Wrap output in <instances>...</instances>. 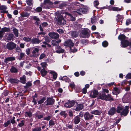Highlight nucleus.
Masks as SVG:
<instances>
[{
	"label": "nucleus",
	"instance_id": "0e129e2a",
	"mask_svg": "<svg viewBox=\"0 0 131 131\" xmlns=\"http://www.w3.org/2000/svg\"><path fill=\"white\" fill-rule=\"evenodd\" d=\"M49 124L50 126H53L54 125V123L53 121L51 120L49 122Z\"/></svg>",
	"mask_w": 131,
	"mask_h": 131
},
{
	"label": "nucleus",
	"instance_id": "2f4dec72",
	"mask_svg": "<svg viewBox=\"0 0 131 131\" xmlns=\"http://www.w3.org/2000/svg\"><path fill=\"white\" fill-rule=\"evenodd\" d=\"M88 10L87 9L81 7L79 11L82 12L83 14H86Z\"/></svg>",
	"mask_w": 131,
	"mask_h": 131
},
{
	"label": "nucleus",
	"instance_id": "4be33fe9",
	"mask_svg": "<svg viewBox=\"0 0 131 131\" xmlns=\"http://www.w3.org/2000/svg\"><path fill=\"white\" fill-rule=\"evenodd\" d=\"M10 71L12 73H17L18 72V70L17 68L13 66H12L10 69Z\"/></svg>",
	"mask_w": 131,
	"mask_h": 131
},
{
	"label": "nucleus",
	"instance_id": "cd10ccee",
	"mask_svg": "<svg viewBox=\"0 0 131 131\" xmlns=\"http://www.w3.org/2000/svg\"><path fill=\"white\" fill-rule=\"evenodd\" d=\"M1 30L3 33L6 32H9L10 30L9 28H7L6 27L2 28Z\"/></svg>",
	"mask_w": 131,
	"mask_h": 131
},
{
	"label": "nucleus",
	"instance_id": "e433bc0d",
	"mask_svg": "<svg viewBox=\"0 0 131 131\" xmlns=\"http://www.w3.org/2000/svg\"><path fill=\"white\" fill-rule=\"evenodd\" d=\"M102 45L103 47H106L108 46V43L107 41L105 40L102 42Z\"/></svg>",
	"mask_w": 131,
	"mask_h": 131
},
{
	"label": "nucleus",
	"instance_id": "2eb2a0df",
	"mask_svg": "<svg viewBox=\"0 0 131 131\" xmlns=\"http://www.w3.org/2000/svg\"><path fill=\"white\" fill-rule=\"evenodd\" d=\"M47 103L46 105H52L54 103V99L50 98H48L47 99Z\"/></svg>",
	"mask_w": 131,
	"mask_h": 131
},
{
	"label": "nucleus",
	"instance_id": "9d476101",
	"mask_svg": "<svg viewBox=\"0 0 131 131\" xmlns=\"http://www.w3.org/2000/svg\"><path fill=\"white\" fill-rule=\"evenodd\" d=\"M82 5L81 4H80V5H78L74 4L72 6L71 9H72L79 11Z\"/></svg>",
	"mask_w": 131,
	"mask_h": 131
},
{
	"label": "nucleus",
	"instance_id": "de8ad7c7",
	"mask_svg": "<svg viewBox=\"0 0 131 131\" xmlns=\"http://www.w3.org/2000/svg\"><path fill=\"white\" fill-rule=\"evenodd\" d=\"M45 100L46 98L45 97H43L40 100L38 101V103L39 104H41V103H42Z\"/></svg>",
	"mask_w": 131,
	"mask_h": 131
},
{
	"label": "nucleus",
	"instance_id": "c9c22d12",
	"mask_svg": "<svg viewBox=\"0 0 131 131\" xmlns=\"http://www.w3.org/2000/svg\"><path fill=\"white\" fill-rule=\"evenodd\" d=\"M91 113L93 114L99 115L101 114V112L100 111H99L97 110H96L92 111Z\"/></svg>",
	"mask_w": 131,
	"mask_h": 131
},
{
	"label": "nucleus",
	"instance_id": "4d7b16f0",
	"mask_svg": "<svg viewBox=\"0 0 131 131\" xmlns=\"http://www.w3.org/2000/svg\"><path fill=\"white\" fill-rule=\"evenodd\" d=\"M26 115H27L28 117H30L32 115V113L31 112H26Z\"/></svg>",
	"mask_w": 131,
	"mask_h": 131
},
{
	"label": "nucleus",
	"instance_id": "c756f323",
	"mask_svg": "<svg viewBox=\"0 0 131 131\" xmlns=\"http://www.w3.org/2000/svg\"><path fill=\"white\" fill-rule=\"evenodd\" d=\"M20 15L21 16L23 17H28L29 15V14L27 12H24L20 14Z\"/></svg>",
	"mask_w": 131,
	"mask_h": 131
},
{
	"label": "nucleus",
	"instance_id": "f8f14e48",
	"mask_svg": "<svg viewBox=\"0 0 131 131\" xmlns=\"http://www.w3.org/2000/svg\"><path fill=\"white\" fill-rule=\"evenodd\" d=\"M98 94V91L96 90H94L91 92L90 96L92 97L95 98Z\"/></svg>",
	"mask_w": 131,
	"mask_h": 131
},
{
	"label": "nucleus",
	"instance_id": "603ef678",
	"mask_svg": "<svg viewBox=\"0 0 131 131\" xmlns=\"http://www.w3.org/2000/svg\"><path fill=\"white\" fill-rule=\"evenodd\" d=\"M46 55L44 53H42L41 54L39 57L40 59H42L46 57Z\"/></svg>",
	"mask_w": 131,
	"mask_h": 131
},
{
	"label": "nucleus",
	"instance_id": "680f3d73",
	"mask_svg": "<svg viewBox=\"0 0 131 131\" xmlns=\"http://www.w3.org/2000/svg\"><path fill=\"white\" fill-rule=\"evenodd\" d=\"M70 20L71 21H75V17H73L72 14L69 17Z\"/></svg>",
	"mask_w": 131,
	"mask_h": 131
},
{
	"label": "nucleus",
	"instance_id": "4468645a",
	"mask_svg": "<svg viewBox=\"0 0 131 131\" xmlns=\"http://www.w3.org/2000/svg\"><path fill=\"white\" fill-rule=\"evenodd\" d=\"M39 51V49L37 48H35L33 50L32 52V53L33 54L32 55V57H35L38 56L39 54H36V53H37Z\"/></svg>",
	"mask_w": 131,
	"mask_h": 131
},
{
	"label": "nucleus",
	"instance_id": "1a4fd4ad",
	"mask_svg": "<svg viewBox=\"0 0 131 131\" xmlns=\"http://www.w3.org/2000/svg\"><path fill=\"white\" fill-rule=\"evenodd\" d=\"M75 102L73 101H68L64 105V106L67 108H70L73 106Z\"/></svg>",
	"mask_w": 131,
	"mask_h": 131
},
{
	"label": "nucleus",
	"instance_id": "f257e3e1",
	"mask_svg": "<svg viewBox=\"0 0 131 131\" xmlns=\"http://www.w3.org/2000/svg\"><path fill=\"white\" fill-rule=\"evenodd\" d=\"M56 16L54 20L58 25H63L66 24V21L62 13H58L56 14Z\"/></svg>",
	"mask_w": 131,
	"mask_h": 131
},
{
	"label": "nucleus",
	"instance_id": "0eeeda50",
	"mask_svg": "<svg viewBox=\"0 0 131 131\" xmlns=\"http://www.w3.org/2000/svg\"><path fill=\"white\" fill-rule=\"evenodd\" d=\"M48 35L51 38L55 39H56L59 37V35L57 33L54 32H49Z\"/></svg>",
	"mask_w": 131,
	"mask_h": 131
},
{
	"label": "nucleus",
	"instance_id": "412c9836",
	"mask_svg": "<svg viewBox=\"0 0 131 131\" xmlns=\"http://www.w3.org/2000/svg\"><path fill=\"white\" fill-rule=\"evenodd\" d=\"M40 73L42 76L44 77L47 74L48 72L46 70L45 68H43L41 70Z\"/></svg>",
	"mask_w": 131,
	"mask_h": 131
},
{
	"label": "nucleus",
	"instance_id": "20e7f679",
	"mask_svg": "<svg viewBox=\"0 0 131 131\" xmlns=\"http://www.w3.org/2000/svg\"><path fill=\"white\" fill-rule=\"evenodd\" d=\"M74 43L72 40L69 39L65 41L63 43V45L64 46L69 47L70 50H71V47L74 46Z\"/></svg>",
	"mask_w": 131,
	"mask_h": 131
},
{
	"label": "nucleus",
	"instance_id": "9b49d317",
	"mask_svg": "<svg viewBox=\"0 0 131 131\" xmlns=\"http://www.w3.org/2000/svg\"><path fill=\"white\" fill-rule=\"evenodd\" d=\"M59 80H62L65 82H70V80L69 78L66 76H64L62 77L60 76L59 78Z\"/></svg>",
	"mask_w": 131,
	"mask_h": 131
},
{
	"label": "nucleus",
	"instance_id": "6e6d98bb",
	"mask_svg": "<svg viewBox=\"0 0 131 131\" xmlns=\"http://www.w3.org/2000/svg\"><path fill=\"white\" fill-rule=\"evenodd\" d=\"M33 19L36 21H40V20L39 18L38 17L36 16H34L33 17Z\"/></svg>",
	"mask_w": 131,
	"mask_h": 131
},
{
	"label": "nucleus",
	"instance_id": "a211bd4d",
	"mask_svg": "<svg viewBox=\"0 0 131 131\" xmlns=\"http://www.w3.org/2000/svg\"><path fill=\"white\" fill-rule=\"evenodd\" d=\"M50 73L51 74V76H52L53 79L54 80L56 79L57 77L58 74L56 72L53 71H51L50 72Z\"/></svg>",
	"mask_w": 131,
	"mask_h": 131
},
{
	"label": "nucleus",
	"instance_id": "bb28decb",
	"mask_svg": "<svg viewBox=\"0 0 131 131\" xmlns=\"http://www.w3.org/2000/svg\"><path fill=\"white\" fill-rule=\"evenodd\" d=\"M13 31L14 34L16 37H18V30L16 28L13 29Z\"/></svg>",
	"mask_w": 131,
	"mask_h": 131
},
{
	"label": "nucleus",
	"instance_id": "7c9ffc66",
	"mask_svg": "<svg viewBox=\"0 0 131 131\" xmlns=\"http://www.w3.org/2000/svg\"><path fill=\"white\" fill-rule=\"evenodd\" d=\"M94 6L97 9H99V8L97 6L99 4V2L97 0H96L93 2Z\"/></svg>",
	"mask_w": 131,
	"mask_h": 131
},
{
	"label": "nucleus",
	"instance_id": "5701e85b",
	"mask_svg": "<svg viewBox=\"0 0 131 131\" xmlns=\"http://www.w3.org/2000/svg\"><path fill=\"white\" fill-rule=\"evenodd\" d=\"M83 106L82 104H79L75 108V110L76 111H79L82 110L83 108Z\"/></svg>",
	"mask_w": 131,
	"mask_h": 131
},
{
	"label": "nucleus",
	"instance_id": "473e14b6",
	"mask_svg": "<svg viewBox=\"0 0 131 131\" xmlns=\"http://www.w3.org/2000/svg\"><path fill=\"white\" fill-rule=\"evenodd\" d=\"M67 4L65 3H62L59 5V8L61 9L63 8L64 7H66Z\"/></svg>",
	"mask_w": 131,
	"mask_h": 131
},
{
	"label": "nucleus",
	"instance_id": "ea45409f",
	"mask_svg": "<svg viewBox=\"0 0 131 131\" xmlns=\"http://www.w3.org/2000/svg\"><path fill=\"white\" fill-rule=\"evenodd\" d=\"M24 53L21 52L20 53V56L17 59L20 60L22 59V58L24 57Z\"/></svg>",
	"mask_w": 131,
	"mask_h": 131
},
{
	"label": "nucleus",
	"instance_id": "f3484780",
	"mask_svg": "<svg viewBox=\"0 0 131 131\" xmlns=\"http://www.w3.org/2000/svg\"><path fill=\"white\" fill-rule=\"evenodd\" d=\"M41 41L39 39L37 38H35L31 39V42L33 44H39Z\"/></svg>",
	"mask_w": 131,
	"mask_h": 131
},
{
	"label": "nucleus",
	"instance_id": "bf43d9fd",
	"mask_svg": "<svg viewBox=\"0 0 131 131\" xmlns=\"http://www.w3.org/2000/svg\"><path fill=\"white\" fill-rule=\"evenodd\" d=\"M9 61H10L9 57L5 58L4 61V62L6 64H7Z\"/></svg>",
	"mask_w": 131,
	"mask_h": 131
},
{
	"label": "nucleus",
	"instance_id": "aec40b11",
	"mask_svg": "<svg viewBox=\"0 0 131 131\" xmlns=\"http://www.w3.org/2000/svg\"><path fill=\"white\" fill-rule=\"evenodd\" d=\"M116 111V109L115 108L113 107L110 109L108 111V114L110 115H113L115 113Z\"/></svg>",
	"mask_w": 131,
	"mask_h": 131
},
{
	"label": "nucleus",
	"instance_id": "f704fd0d",
	"mask_svg": "<svg viewBox=\"0 0 131 131\" xmlns=\"http://www.w3.org/2000/svg\"><path fill=\"white\" fill-rule=\"evenodd\" d=\"M96 17L95 16L92 17L91 18V23L92 24H93L96 21Z\"/></svg>",
	"mask_w": 131,
	"mask_h": 131
},
{
	"label": "nucleus",
	"instance_id": "72a5a7b5",
	"mask_svg": "<svg viewBox=\"0 0 131 131\" xmlns=\"http://www.w3.org/2000/svg\"><path fill=\"white\" fill-rule=\"evenodd\" d=\"M14 37V35L12 33L9 34L8 35L7 37V40H10L12 38H13Z\"/></svg>",
	"mask_w": 131,
	"mask_h": 131
},
{
	"label": "nucleus",
	"instance_id": "f03ea898",
	"mask_svg": "<svg viewBox=\"0 0 131 131\" xmlns=\"http://www.w3.org/2000/svg\"><path fill=\"white\" fill-rule=\"evenodd\" d=\"M108 92L109 91L108 90L105 89H103L102 92L99 94L98 98L107 101H113V98L110 94L106 95L105 93V92L108 93Z\"/></svg>",
	"mask_w": 131,
	"mask_h": 131
},
{
	"label": "nucleus",
	"instance_id": "3c124183",
	"mask_svg": "<svg viewBox=\"0 0 131 131\" xmlns=\"http://www.w3.org/2000/svg\"><path fill=\"white\" fill-rule=\"evenodd\" d=\"M7 8L6 6L5 5H2L0 6V10H3L7 9Z\"/></svg>",
	"mask_w": 131,
	"mask_h": 131
},
{
	"label": "nucleus",
	"instance_id": "ddd939ff",
	"mask_svg": "<svg viewBox=\"0 0 131 131\" xmlns=\"http://www.w3.org/2000/svg\"><path fill=\"white\" fill-rule=\"evenodd\" d=\"M128 106H125V109L121 112V115L126 116L128 113Z\"/></svg>",
	"mask_w": 131,
	"mask_h": 131
},
{
	"label": "nucleus",
	"instance_id": "774afa93",
	"mask_svg": "<svg viewBox=\"0 0 131 131\" xmlns=\"http://www.w3.org/2000/svg\"><path fill=\"white\" fill-rule=\"evenodd\" d=\"M10 122L9 120L7 122L5 123L4 124V126L5 127H7L10 124Z\"/></svg>",
	"mask_w": 131,
	"mask_h": 131
},
{
	"label": "nucleus",
	"instance_id": "a19ab883",
	"mask_svg": "<svg viewBox=\"0 0 131 131\" xmlns=\"http://www.w3.org/2000/svg\"><path fill=\"white\" fill-rule=\"evenodd\" d=\"M23 39L24 41L26 42H28L30 41L31 42V39L29 37H24L23 38Z\"/></svg>",
	"mask_w": 131,
	"mask_h": 131
},
{
	"label": "nucleus",
	"instance_id": "b1692460",
	"mask_svg": "<svg viewBox=\"0 0 131 131\" xmlns=\"http://www.w3.org/2000/svg\"><path fill=\"white\" fill-rule=\"evenodd\" d=\"M79 33L76 31H73L71 33V35L73 37L76 38L78 36Z\"/></svg>",
	"mask_w": 131,
	"mask_h": 131
},
{
	"label": "nucleus",
	"instance_id": "6e6552de",
	"mask_svg": "<svg viewBox=\"0 0 131 131\" xmlns=\"http://www.w3.org/2000/svg\"><path fill=\"white\" fill-rule=\"evenodd\" d=\"M84 117L85 120H88L92 119L93 117V116L90 114L88 112H86L84 115Z\"/></svg>",
	"mask_w": 131,
	"mask_h": 131
},
{
	"label": "nucleus",
	"instance_id": "4c0bfd02",
	"mask_svg": "<svg viewBox=\"0 0 131 131\" xmlns=\"http://www.w3.org/2000/svg\"><path fill=\"white\" fill-rule=\"evenodd\" d=\"M26 77L25 75H24L22 77H21L20 78V80L22 81V82H25L26 80ZM19 82H21L20 81H19Z\"/></svg>",
	"mask_w": 131,
	"mask_h": 131
},
{
	"label": "nucleus",
	"instance_id": "c85d7f7f",
	"mask_svg": "<svg viewBox=\"0 0 131 131\" xmlns=\"http://www.w3.org/2000/svg\"><path fill=\"white\" fill-rule=\"evenodd\" d=\"M81 43L83 45H85L87 44L89 42V41L87 40L83 39L80 40Z\"/></svg>",
	"mask_w": 131,
	"mask_h": 131
},
{
	"label": "nucleus",
	"instance_id": "6ab92c4d",
	"mask_svg": "<svg viewBox=\"0 0 131 131\" xmlns=\"http://www.w3.org/2000/svg\"><path fill=\"white\" fill-rule=\"evenodd\" d=\"M128 40H125L121 42V47L123 48H125L127 47Z\"/></svg>",
	"mask_w": 131,
	"mask_h": 131
},
{
	"label": "nucleus",
	"instance_id": "a18cd8bd",
	"mask_svg": "<svg viewBox=\"0 0 131 131\" xmlns=\"http://www.w3.org/2000/svg\"><path fill=\"white\" fill-rule=\"evenodd\" d=\"M26 3L28 5L31 6L32 5V0H26Z\"/></svg>",
	"mask_w": 131,
	"mask_h": 131
},
{
	"label": "nucleus",
	"instance_id": "7ed1b4c3",
	"mask_svg": "<svg viewBox=\"0 0 131 131\" xmlns=\"http://www.w3.org/2000/svg\"><path fill=\"white\" fill-rule=\"evenodd\" d=\"M89 29L87 28H84L81 31L80 37L83 38H87L90 36V34L88 32Z\"/></svg>",
	"mask_w": 131,
	"mask_h": 131
},
{
	"label": "nucleus",
	"instance_id": "393cba45",
	"mask_svg": "<svg viewBox=\"0 0 131 131\" xmlns=\"http://www.w3.org/2000/svg\"><path fill=\"white\" fill-rule=\"evenodd\" d=\"M126 37L124 34L120 35L118 37V39L122 41L125 39Z\"/></svg>",
	"mask_w": 131,
	"mask_h": 131
},
{
	"label": "nucleus",
	"instance_id": "423d86ee",
	"mask_svg": "<svg viewBox=\"0 0 131 131\" xmlns=\"http://www.w3.org/2000/svg\"><path fill=\"white\" fill-rule=\"evenodd\" d=\"M116 20L118 23H119L120 25H122L123 23V21L124 18V16L123 15H120L118 14L116 16Z\"/></svg>",
	"mask_w": 131,
	"mask_h": 131
},
{
	"label": "nucleus",
	"instance_id": "79ce46f5",
	"mask_svg": "<svg viewBox=\"0 0 131 131\" xmlns=\"http://www.w3.org/2000/svg\"><path fill=\"white\" fill-rule=\"evenodd\" d=\"M64 49L62 48L61 49L57 50L56 51V52L58 53H62L64 52Z\"/></svg>",
	"mask_w": 131,
	"mask_h": 131
},
{
	"label": "nucleus",
	"instance_id": "338daca9",
	"mask_svg": "<svg viewBox=\"0 0 131 131\" xmlns=\"http://www.w3.org/2000/svg\"><path fill=\"white\" fill-rule=\"evenodd\" d=\"M48 25V24L47 22H45L42 23L41 24V25L42 27H46Z\"/></svg>",
	"mask_w": 131,
	"mask_h": 131
},
{
	"label": "nucleus",
	"instance_id": "052dcab7",
	"mask_svg": "<svg viewBox=\"0 0 131 131\" xmlns=\"http://www.w3.org/2000/svg\"><path fill=\"white\" fill-rule=\"evenodd\" d=\"M17 79H10L9 80L10 82H18L17 81Z\"/></svg>",
	"mask_w": 131,
	"mask_h": 131
},
{
	"label": "nucleus",
	"instance_id": "c03bdc74",
	"mask_svg": "<svg viewBox=\"0 0 131 131\" xmlns=\"http://www.w3.org/2000/svg\"><path fill=\"white\" fill-rule=\"evenodd\" d=\"M42 8L41 7H37L35 9V11L37 12H40L42 10Z\"/></svg>",
	"mask_w": 131,
	"mask_h": 131
},
{
	"label": "nucleus",
	"instance_id": "13d9d810",
	"mask_svg": "<svg viewBox=\"0 0 131 131\" xmlns=\"http://www.w3.org/2000/svg\"><path fill=\"white\" fill-rule=\"evenodd\" d=\"M50 39L48 37H46L45 38V41L49 43L50 42Z\"/></svg>",
	"mask_w": 131,
	"mask_h": 131
},
{
	"label": "nucleus",
	"instance_id": "37998d69",
	"mask_svg": "<svg viewBox=\"0 0 131 131\" xmlns=\"http://www.w3.org/2000/svg\"><path fill=\"white\" fill-rule=\"evenodd\" d=\"M126 79H131V73H128L125 77Z\"/></svg>",
	"mask_w": 131,
	"mask_h": 131
},
{
	"label": "nucleus",
	"instance_id": "dca6fc26",
	"mask_svg": "<svg viewBox=\"0 0 131 131\" xmlns=\"http://www.w3.org/2000/svg\"><path fill=\"white\" fill-rule=\"evenodd\" d=\"M61 41L60 39H59L57 41L56 40H52L51 41V43L52 45L54 46H58L59 43H60Z\"/></svg>",
	"mask_w": 131,
	"mask_h": 131
},
{
	"label": "nucleus",
	"instance_id": "5fc2aeb1",
	"mask_svg": "<svg viewBox=\"0 0 131 131\" xmlns=\"http://www.w3.org/2000/svg\"><path fill=\"white\" fill-rule=\"evenodd\" d=\"M41 128L40 127H37L34 129L32 131H40L41 130Z\"/></svg>",
	"mask_w": 131,
	"mask_h": 131
},
{
	"label": "nucleus",
	"instance_id": "39448f33",
	"mask_svg": "<svg viewBox=\"0 0 131 131\" xmlns=\"http://www.w3.org/2000/svg\"><path fill=\"white\" fill-rule=\"evenodd\" d=\"M16 44L13 42H10L7 43L6 47L8 50H12L16 48Z\"/></svg>",
	"mask_w": 131,
	"mask_h": 131
},
{
	"label": "nucleus",
	"instance_id": "a878e982",
	"mask_svg": "<svg viewBox=\"0 0 131 131\" xmlns=\"http://www.w3.org/2000/svg\"><path fill=\"white\" fill-rule=\"evenodd\" d=\"M80 118L78 116H76L74 119V122L75 124H78L80 121Z\"/></svg>",
	"mask_w": 131,
	"mask_h": 131
},
{
	"label": "nucleus",
	"instance_id": "09e8293b",
	"mask_svg": "<svg viewBox=\"0 0 131 131\" xmlns=\"http://www.w3.org/2000/svg\"><path fill=\"white\" fill-rule=\"evenodd\" d=\"M123 108L122 106H118L117 107V109L116 110V112L117 113H119L122 110Z\"/></svg>",
	"mask_w": 131,
	"mask_h": 131
},
{
	"label": "nucleus",
	"instance_id": "69168bd1",
	"mask_svg": "<svg viewBox=\"0 0 131 131\" xmlns=\"http://www.w3.org/2000/svg\"><path fill=\"white\" fill-rule=\"evenodd\" d=\"M113 7L111 5H109L108 6H107V9L109 10L110 11L112 10Z\"/></svg>",
	"mask_w": 131,
	"mask_h": 131
},
{
	"label": "nucleus",
	"instance_id": "864d4df0",
	"mask_svg": "<svg viewBox=\"0 0 131 131\" xmlns=\"http://www.w3.org/2000/svg\"><path fill=\"white\" fill-rule=\"evenodd\" d=\"M57 31L60 34L63 33L64 31L63 29H59L57 30Z\"/></svg>",
	"mask_w": 131,
	"mask_h": 131
},
{
	"label": "nucleus",
	"instance_id": "e2e57ef3",
	"mask_svg": "<svg viewBox=\"0 0 131 131\" xmlns=\"http://www.w3.org/2000/svg\"><path fill=\"white\" fill-rule=\"evenodd\" d=\"M31 82H27L26 83V85L24 86L25 88H27L29 86H31Z\"/></svg>",
	"mask_w": 131,
	"mask_h": 131
},
{
	"label": "nucleus",
	"instance_id": "8fccbe9b",
	"mask_svg": "<svg viewBox=\"0 0 131 131\" xmlns=\"http://www.w3.org/2000/svg\"><path fill=\"white\" fill-rule=\"evenodd\" d=\"M114 91L115 94H117L119 93V90L116 88H115L114 89Z\"/></svg>",
	"mask_w": 131,
	"mask_h": 131
},
{
	"label": "nucleus",
	"instance_id": "49530a36",
	"mask_svg": "<svg viewBox=\"0 0 131 131\" xmlns=\"http://www.w3.org/2000/svg\"><path fill=\"white\" fill-rule=\"evenodd\" d=\"M130 24H131V19H127L126 22V25L128 26Z\"/></svg>",
	"mask_w": 131,
	"mask_h": 131
},
{
	"label": "nucleus",
	"instance_id": "58836bf2",
	"mask_svg": "<svg viewBox=\"0 0 131 131\" xmlns=\"http://www.w3.org/2000/svg\"><path fill=\"white\" fill-rule=\"evenodd\" d=\"M122 10L121 8H120L118 7H114L113 8V11H120Z\"/></svg>",
	"mask_w": 131,
	"mask_h": 131
}]
</instances>
